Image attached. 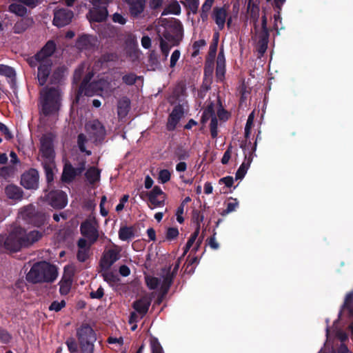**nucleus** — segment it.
Listing matches in <instances>:
<instances>
[{
	"instance_id": "obj_1",
	"label": "nucleus",
	"mask_w": 353,
	"mask_h": 353,
	"mask_svg": "<svg viewBox=\"0 0 353 353\" xmlns=\"http://www.w3.org/2000/svg\"><path fill=\"white\" fill-rule=\"evenodd\" d=\"M42 236V233L37 230L27 232L21 228H14L6 239L0 235V248L10 252H17L23 247H28L38 241Z\"/></svg>"
},
{
	"instance_id": "obj_2",
	"label": "nucleus",
	"mask_w": 353,
	"mask_h": 353,
	"mask_svg": "<svg viewBox=\"0 0 353 353\" xmlns=\"http://www.w3.org/2000/svg\"><path fill=\"white\" fill-rule=\"evenodd\" d=\"M58 275L56 266L46 261L35 263L27 274L28 281L37 283L41 282H52Z\"/></svg>"
},
{
	"instance_id": "obj_3",
	"label": "nucleus",
	"mask_w": 353,
	"mask_h": 353,
	"mask_svg": "<svg viewBox=\"0 0 353 353\" xmlns=\"http://www.w3.org/2000/svg\"><path fill=\"white\" fill-rule=\"evenodd\" d=\"M55 50V44L53 41H48L46 46L38 52L34 57V60L39 63L38 68V81L40 85L46 83L47 78L50 74V69L52 65L49 57Z\"/></svg>"
},
{
	"instance_id": "obj_4",
	"label": "nucleus",
	"mask_w": 353,
	"mask_h": 353,
	"mask_svg": "<svg viewBox=\"0 0 353 353\" xmlns=\"http://www.w3.org/2000/svg\"><path fill=\"white\" fill-rule=\"evenodd\" d=\"M92 77V74H90V72H88V74L86 75V77L83 79V83L81 85L79 88V92L81 94H85L86 95H92L95 93H97L96 91H90V88H97L98 90H101V92H103L105 94H110L113 91H114L118 87V82L116 80H105L101 79L98 82L92 83L90 85H89V88H86V84L89 82V81Z\"/></svg>"
},
{
	"instance_id": "obj_5",
	"label": "nucleus",
	"mask_w": 353,
	"mask_h": 353,
	"mask_svg": "<svg viewBox=\"0 0 353 353\" xmlns=\"http://www.w3.org/2000/svg\"><path fill=\"white\" fill-rule=\"evenodd\" d=\"M60 92L57 89L44 88L41 92V103L44 114L56 112L59 108Z\"/></svg>"
},
{
	"instance_id": "obj_6",
	"label": "nucleus",
	"mask_w": 353,
	"mask_h": 353,
	"mask_svg": "<svg viewBox=\"0 0 353 353\" xmlns=\"http://www.w3.org/2000/svg\"><path fill=\"white\" fill-rule=\"evenodd\" d=\"M77 336L81 353H93L96 336L94 330L88 325L81 326L77 331Z\"/></svg>"
},
{
	"instance_id": "obj_7",
	"label": "nucleus",
	"mask_w": 353,
	"mask_h": 353,
	"mask_svg": "<svg viewBox=\"0 0 353 353\" xmlns=\"http://www.w3.org/2000/svg\"><path fill=\"white\" fill-rule=\"evenodd\" d=\"M267 17L265 14L262 17V26L260 29L255 28V33L253 37V41L256 45L257 50L261 54H263L268 47V32L267 30Z\"/></svg>"
},
{
	"instance_id": "obj_8",
	"label": "nucleus",
	"mask_w": 353,
	"mask_h": 353,
	"mask_svg": "<svg viewBox=\"0 0 353 353\" xmlns=\"http://www.w3.org/2000/svg\"><path fill=\"white\" fill-rule=\"evenodd\" d=\"M81 233L88 239V241L94 243L98 237V223L93 216H90L81 225Z\"/></svg>"
},
{
	"instance_id": "obj_9",
	"label": "nucleus",
	"mask_w": 353,
	"mask_h": 353,
	"mask_svg": "<svg viewBox=\"0 0 353 353\" xmlns=\"http://www.w3.org/2000/svg\"><path fill=\"white\" fill-rule=\"evenodd\" d=\"M39 158L42 162H52L54 159V150L52 148V139L50 135H43L41 139V148Z\"/></svg>"
},
{
	"instance_id": "obj_10",
	"label": "nucleus",
	"mask_w": 353,
	"mask_h": 353,
	"mask_svg": "<svg viewBox=\"0 0 353 353\" xmlns=\"http://www.w3.org/2000/svg\"><path fill=\"white\" fill-rule=\"evenodd\" d=\"M86 131L90 139L93 141H101L105 134V130L103 125L97 120L89 122L86 125Z\"/></svg>"
},
{
	"instance_id": "obj_11",
	"label": "nucleus",
	"mask_w": 353,
	"mask_h": 353,
	"mask_svg": "<svg viewBox=\"0 0 353 353\" xmlns=\"http://www.w3.org/2000/svg\"><path fill=\"white\" fill-rule=\"evenodd\" d=\"M73 12L67 8H59L54 10L53 23L58 27L68 25L72 21Z\"/></svg>"
},
{
	"instance_id": "obj_12",
	"label": "nucleus",
	"mask_w": 353,
	"mask_h": 353,
	"mask_svg": "<svg viewBox=\"0 0 353 353\" xmlns=\"http://www.w3.org/2000/svg\"><path fill=\"white\" fill-rule=\"evenodd\" d=\"M179 43V39L171 35L168 32H165L161 37L160 46L162 53L165 58L168 57L170 49Z\"/></svg>"
},
{
	"instance_id": "obj_13",
	"label": "nucleus",
	"mask_w": 353,
	"mask_h": 353,
	"mask_svg": "<svg viewBox=\"0 0 353 353\" xmlns=\"http://www.w3.org/2000/svg\"><path fill=\"white\" fill-rule=\"evenodd\" d=\"M38 182L39 174L36 170L32 169L21 176V183L26 189H36Z\"/></svg>"
},
{
	"instance_id": "obj_14",
	"label": "nucleus",
	"mask_w": 353,
	"mask_h": 353,
	"mask_svg": "<svg viewBox=\"0 0 353 353\" xmlns=\"http://www.w3.org/2000/svg\"><path fill=\"white\" fill-rule=\"evenodd\" d=\"M148 196L151 205H152V207H150L151 209L161 207L164 205L165 194L159 187H154Z\"/></svg>"
},
{
	"instance_id": "obj_15",
	"label": "nucleus",
	"mask_w": 353,
	"mask_h": 353,
	"mask_svg": "<svg viewBox=\"0 0 353 353\" xmlns=\"http://www.w3.org/2000/svg\"><path fill=\"white\" fill-rule=\"evenodd\" d=\"M172 278L170 276H166L164 278L163 283H161V280L157 277L147 276L145 277V282L148 287L151 290H154L161 288V290L166 291L170 285Z\"/></svg>"
},
{
	"instance_id": "obj_16",
	"label": "nucleus",
	"mask_w": 353,
	"mask_h": 353,
	"mask_svg": "<svg viewBox=\"0 0 353 353\" xmlns=\"http://www.w3.org/2000/svg\"><path fill=\"white\" fill-rule=\"evenodd\" d=\"M48 198L52 207L64 208L68 203L67 195L62 191H54L49 194Z\"/></svg>"
},
{
	"instance_id": "obj_17",
	"label": "nucleus",
	"mask_w": 353,
	"mask_h": 353,
	"mask_svg": "<svg viewBox=\"0 0 353 353\" xmlns=\"http://www.w3.org/2000/svg\"><path fill=\"white\" fill-rule=\"evenodd\" d=\"M73 273V267L68 266L65 268L64 275L62 280L60 282V292L62 294H66L69 292Z\"/></svg>"
},
{
	"instance_id": "obj_18",
	"label": "nucleus",
	"mask_w": 353,
	"mask_h": 353,
	"mask_svg": "<svg viewBox=\"0 0 353 353\" xmlns=\"http://www.w3.org/2000/svg\"><path fill=\"white\" fill-rule=\"evenodd\" d=\"M121 249L115 247L114 249L109 250L105 252L101 261V265L104 268H110L115 261L119 259Z\"/></svg>"
},
{
	"instance_id": "obj_19",
	"label": "nucleus",
	"mask_w": 353,
	"mask_h": 353,
	"mask_svg": "<svg viewBox=\"0 0 353 353\" xmlns=\"http://www.w3.org/2000/svg\"><path fill=\"white\" fill-rule=\"evenodd\" d=\"M93 243H90L85 239H80L78 241L77 259L81 262H84L89 256L90 248Z\"/></svg>"
},
{
	"instance_id": "obj_20",
	"label": "nucleus",
	"mask_w": 353,
	"mask_h": 353,
	"mask_svg": "<svg viewBox=\"0 0 353 353\" xmlns=\"http://www.w3.org/2000/svg\"><path fill=\"white\" fill-rule=\"evenodd\" d=\"M183 116V110L181 105L176 106L172 112H171L168 121V128L170 130H174L179 123V120Z\"/></svg>"
},
{
	"instance_id": "obj_21",
	"label": "nucleus",
	"mask_w": 353,
	"mask_h": 353,
	"mask_svg": "<svg viewBox=\"0 0 353 353\" xmlns=\"http://www.w3.org/2000/svg\"><path fill=\"white\" fill-rule=\"evenodd\" d=\"M129 6L130 12L134 17H139L144 10L145 0H125Z\"/></svg>"
},
{
	"instance_id": "obj_22",
	"label": "nucleus",
	"mask_w": 353,
	"mask_h": 353,
	"mask_svg": "<svg viewBox=\"0 0 353 353\" xmlns=\"http://www.w3.org/2000/svg\"><path fill=\"white\" fill-rule=\"evenodd\" d=\"M228 12L224 8H215L213 10L212 18L220 30L224 28Z\"/></svg>"
},
{
	"instance_id": "obj_23",
	"label": "nucleus",
	"mask_w": 353,
	"mask_h": 353,
	"mask_svg": "<svg viewBox=\"0 0 353 353\" xmlns=\"http://www.w3.org/2000/svg\"><path fill=\"white\" fill-rule=\"evenodd\" d=\"M150 302L151 299L147 296H145L141 299L134 302L133 307L137 312L143 315L148 312Z\"/></svg>"
},
{
	"instance_id": "obj_24",
	"label": "nucleus",
	"mask_w": 353,
	"mask_h": 353,
	"mask_svg": "<svg viewBox=\"0 0 353 353\" xmlns=\"http://www.w3.org/2000/svg\"><path fill=\"white\" fill-rule=\"evenodd\" d=\"M225 72V60L223 52L221 51L216 60V76L219 81L223 79Z\"/></svg>"
},
{
	"instance_id": "obj_25",
	"label": "nucleus",
	"mask_w": 353,
	"mask_h": 353,
	"mask_svg": "<svg viewBox=\"0 0 353 353\" xmlns=\"http://www.w3.org/2000/svg\"><path fill=\"white\" fill-rule=\"evenodd\" d=\"M97 43V39L92 36L83 35L79 37L77 46L80 49H89Z\"/></svg>"
},
{
	"instance_id": "obj_26",
	"label": "nucleus",
	"mask_w": 353,
	"mask_h": 353,
	"mask_svg": "<svg viewBox=\"0 0 353 353\" xmlns=\"http://www.w3.org/2000/svg\"><path fill=\"white\" fill-rule=\"evenodd\" d=\"M33 21L28 17L22 18L19 20L14 26L15 33H21L25 31L28 28L32 26Z\"/></svg>"
},
{
	"instance_id": "obj_27",
	"label": "nucleus",
	"mask_w": 353,
	"mask_h": 353,
	"mask_svg": "<svg viewBox=\"0 0 353 353\" xmlns=\"http://www.w3.org/2000/svg\"><path fill=\"white\" fill-rule=\"evenodd\" d=\"M6 194L9 199L19 200L22 197L21 189L14 185H9L6 188Z\"/></svg>"
},
{
	"instance_id": "obj_28",
	"label": "nucleus",
	"mask_w": 353,
	"mask_h": 353,
	"mask_svg": "<svg viewBox=\"0 0 353 353\" xmlns=\"http://www.w3.org/2000/svg\"><path fill=\"white\" fill-rule=\"evenodd\" d=\"M134 236L133 227L123 226L119 230V238L121 241H130Z\"/></svg>"
},
{
	"instance_id": "obj_29",
	"label": "nucleus",
	"mask_w": 353,
	"mask_h": 353,
	"mask_svg": "<svg viewBox=\"0 0 353 353\" xmlns=\"http://www.w3.org/2000/svg\"><path fill=\"white\" fill-rule=\"evenodd\" d=\"M248 12L256 22L259 16V0H249Z\"/></svg>"
},
{
	"instance_id": "obj_30",
	"label": "nucleus",
	"mask_w": 353,
	"mask_h": 353,
	"mask_svg": "<svg viewBox=\"0 0 353 353\" xmlns=\"http://www.w3.org/2000/svg\"><path fill=\"white\" fill-rule=\"evenodd\" d=\"M77 174V170L70 164H65L62 174V180L65 182L71 181Z\"/></svg>"
},
{
	"instance_id": "obj_31",
	"label": "nucleus",
	"mask_w": 353,
	"mask_h": 353,
	"mask_svg": "<svg viewBox=\"0 0 353 353\" xmlns=\"http://www.w3.org/2000/svg\"><path fill=\"white\" fill-rule=\"evenodd\" d=\"M199 230L197 229L190 237L188 239L186 245L184 249V254H185L188 250L190 249V248L192 247L193 244L196 243V247L194 248L195 250H196L201 243V241L199 240H197V237L199 235Z\"/></svg>"
},
{
	"instance_id": "obj_32",
	"label": "nucleus",
	"mask_w": 353,
	"mask_h": 353,
	"mask_svg": "<svg viewBox=\"0 0 353 353\" xmlns=\"http://www.w3.org/2000/svg\"><path fill=\"white\" fill-rule=\"evenodd\" d=\"M88 181L91 183H95L99 180L100 171L95 168H90L85 173Z\"/></svg>"
},
{
	"instance_id": "obj_33",
	"label": "nucleus",
	"mask_w": 353,
	"mask_h": 353,
	"mask_svg": "<svg viewBox=\"0 0 353 353\" xmlns=\"http://www.w3.org/2000/svg\"><path fill=\"white\" fill-rule=\"evenodd\" d=\"M251 161L252 159H248L241 163V166L239 167L236 173V179H241L244 177L250 165Z\"/></svg>"
},
{
	"instance_id": "obj_34",
	"label": "nucleus",
	"mask_w": 353,
	"mask_h": 353,
	"mask_svg": "<svg viewBox=\"0 0 353 353\" xmlns=\"http://www.w3.org/2000/svg\"><path fill=\"white\" fill-rule=\"evenodd\" d=\"M239 204L236 199L230 198L226 203V209L222 212V215H225L235 211L239 207Z\"/></svg>"
},
{
	"instance_id": "obj_35",
	"label": "nucleus",
	"mask_w": 353,
	"mask_h": 353,
	"mask_svg": "<svg viewBox=\"0 0 353 353\" xmlns=\"http://www.w3.org/2000/svg\"><path fill=\"white\" fill-rule=\"evenodd\" d=\"M181 12V7L177 1L172 2L163 12L162 14H179Z\"/></svg>"
},
{
	"instance_id": "obj_36",
	"label": "nucleus",
	"mask_w": 353,
	"mask_h": 353,
	"mask_svg": "<svg viewBox=\"0 0 353 353\" xmlns=\"http://www.w3.org/2000/svg\"><path fill=\"white\" fill-rule=\"evenodd\" d=\"M130 102L127 99H123L119 102L118 114L120 117H125L129 109Z\"/></svg>"
},
{
	"instance_id": "obj_37",
	"label": "nucleus",
	"mask_w": 353,
	"mask_h": 353,
	"mask_svg": "<svg viewBox=\"0 0 353 353\" xmlns=\"http://www.w3.org/2000/svg\"><path fill=\"white\" fill-rule=\"evenodd\" d=\"M9 10L10 12L21 17H23L27 12V10L24 6L17 3L11 4L9 7Z\"/></svg>"
},
{
	"instance_id": "obj_38",
	"label": "nucleus",
	"mask_w": 353,
	"mask_h": 353,
	"mask_svg": "<svg viewBox=\"0 0 353 353\" xmlns=\"http://www.w3.org/2000/svg\"><path fill=\"white\" fill-rule=\"evenodd\" d=\"M150 350L151 353H164L163 349L159 342V341L155 339L152 338L150 339Z\"/></svg>"
},
{
	"instance_id": "obj_39",
	"label": "nucleus",
	"mask_w": 353,
	"mask_h": 353,
	"mask_svg": "<svg viewBox=\"0 0 353 353\" xmlns=\"http://www.w3.org/2000/svg\"><path fill=\"white\" fill-rule=\"evenodd\" d=\"M212 117H216L213 109V105H210L203 112L201 118V122L203 123H206L209 119L212 120Z\"/></svg>"
},
{
	"instance_id": "obj_40",
	"label": "nucleus",
	"mask_w": 353,
	"mask_h": 353,
	"mask_svg": "<svg viewBox=\"0 0 353 353\" xmlns=\"http://www.w3.org/2000/svg\"><path fill=\"white\" fill-rule=\"evenodd\" d=\"M46 171V178L48 182H51L53 180V163L52 162H42Z\"/></svg>"
},
{
	"instance_id": "obj_41",
	"label": "nucleus",
	"mask_w": 353,
	"mask_h": 353,
	"mask_svg": "<svg viewBox=\"0 0 353 353\" xmlns=\"http://www.w3.org/2000/svg\"><path fill=\"white\" fill-rule=\"evenodd\" d=\"M88 70V66L87 64L84 63V64H82L81 65H80L74 72V81L76 83L79 82L81 80L83 74L85 72H87Z\"/></svg>"
},
{
	"instance_id": "obj_42",
	"label": "nucleus",
	"mask_w": 353,
	"mask_h": 353,
	"mask_svg": "<svg viewBox=\"0 0 353 353\" xmlns=\"http://www.w3.org/2000/svg\"><path fill=\"white\" fill-rule=\"evenodd\" d=\"M15 172V168L13 165L3 167L0 169V176L7 178L12 175Z\"/></svg>"
},
{
	"instance_id": "obj_43",
	"label": "nucleus",
	"mask_w": 353,
	"mask_h": 353,
	"mask_svg": "<svg viewBox=\"0 0 353 353\" xmlns=\"http://www.w3.org/2000/svg\"><path fill=\"white\" fill-rule=\"evenodd\" d=\"M103 276L104 280L111 285L114 284L118 281L117 276L111 272H105Z\"/></svg>"
},
{
	"instance_id": "obj_44",
	"label": "nucleus",
	"mask_w": 353,
	"mask_h": 353,
	"mask_svg": "<svg viewBox=\"0 0 353 353\" xmlns=\"http://www.w3.org/2000/svg\"><path fill=\"white\" fill-rule=\"evenodd\" d=\"M171 174L168 170H161L159 174V179L162 183H165L170 181Z\"/></svg>"
},
{
	"instance_id": "obj_45",
	"label": "nucleus",
	"mask_w": 353,
	"mask_h": 353,
	"mask_svg": "<svg viewBox=\"0 0 353 353\" xmlns=\"http://www.w3.org/2000/svg\"><path fill=\"white\" fill-rule=\"evenodd\" d=\"M214 0H205L202 6V14L201 17L203 19L207 17L206 12H208L212 6Z\"/></svg>"
},
{
	"instance_id": "obj_46",
	"label": "nucleus",
	"mask_w": 353,
	"mask_h": 353,
	"mask_svg": "<svg viewBox=\"0 0 353 353\" xmlns=\"http://www.w3.org/2000/svg\"><path fill=\"white\" fill-rule=\"evenodd\" d=\"M181 56V52L179 50H175L172 54H171L170 57V67L173 68L175 67L176 62L179 59Z\"/></svg>"
},
{
	"instance_id": "obj_47",
	"label": "nucleus",
	"mask_w": 353,
	"mask_h": 353,
	"mask_svg": "<svg viewBox=\"0 0 353 353\" xmlns=\"http://www.w3.org/2000/svg\"><path fill=\"white\" fill-rule=\"evenodd\" d=\"M185 4L193 12H196L198 9L199 3L198 0H185Z\"/></svg>"
},
{
	"instance_id": "obj_48",
	"label": "nucleus",
	"mask_w": 353,
	"mask_h": 353,
	"mask_svg": "<svg viewBox=\"0 0 353 353\" xmlns=\"http://www.w3.org/2000/svg\"><path fill=\"white\" fill-rule=\"evenodd\" d=\"M0 74L7 77H12L14 75V70L9 66L0 65Z\"/></svg>"
},
{
	"instance_id": "obj_49",
	"label": "nucleus",
	"mask_w": 353,
	"mask_h": 353,
	"mask_svg": "<svg viewBox=\"0 0 353 353\" xmlns=\"http://www.w3.org/2000/svg\"><path fill=\"white\" fill-rule=\"evenodd\" d=\"M210 132L213 138L216 137L218 134L217 131V119L216 117H212L210 122Z\"/></svg>"
},
{
	"instance_id": "obj_50",
	"label": "nucleus",
	"mask_w": 353,
	"mask_h": 353,
	"mask_svg": "<svg viewBox=\"0 0 353 353\" xmlns=\"http://www.w3.org/2000/svg\"><path fill=\"white\" fill-rule=\"evenodd\" d=\"M86 141V138L84 134H81L78 137V145L80 148V150L82 152H85L88 155H90L91 154L90 151H86L84 147V143Z\"/></svg>"
},
{
	"instance_id": "obj_51",
	"label": "nucleus",
	"mask_w": 353,
	"mask_h": 353,
	"mask_svg": "<svg viewBox=\"0 0 353 353\" xmlns=\"http://www.w3.org/2000/svg\"><path fill=\"white\" fill-rule=\"evenodd\" d=\"M65 303L64 301H61L60 302L59 301H54L50 306L49 309L50 310H54L56 312H58L61 310L63 307H65Z\"/></svg>"
},
{
	"instance_id": "obj_52",
	"label": "nucleus",
	"mask_w": 353,
	"mask_h": 353,
	"mask_svg": "<svg viewBox=\"0 0 353 353\" xmlns=\"http://www.w3.org/2000/svg\"><path fill=\"white\" fill-rule=\"evenodd\" d=\"M66 345L68 347V350L71 352H75L77 351V345L74 339H69L66 341Z\"/></svg>"
},
{
	"instance_id": "obj_53",
	"label": "nucleus",
	"mask_w": 353,
	"mask_h": 353,
	"mask_svg": "<svg viewBox=\"0 0 353 353\" xmlns=\"http://www.w3.org/2000/svg\"><path fill=\"white\" fill-rule=\"evenodd\" d=\"M123 81L128 85H132L136 81V76L134 74H126L123 77Z\"/></svg>"
},
{
	"instance_id": "obj_54",
	"label": "nucleus",
	"mask_w": 353,
	"mask_h": 353,
	"mask_svg": "<svg viewBox=\"0 0 353 353\" xmlns=\"http://www.w3.org/2000/svg\"><path fill=\"white\" fill-rule=\"evenodd\" d=\"M219 183L220 184L223 183L225 185L226 187L230 188L232 186V185L234 183V180L232 176H226V177L221 178L219 180Z\"/></svg>"
},
{
	"instance_id": "obj_55",
	"label": "nucleus",
	"mask_w": 353,
	"mask_h": 353,
	"mask_svg": "<svg viewBox=\"0 0 353 353\" xmlns=\"http://www.w3.org/2000/svg\"><path fill=\"white\" fill-rule=\"evenodd\" d=\"M184 212V208H183V205H180L176 210V220L179 223H182L184 221L182 215Z\"/></svg>"
},
{
	"instance_id": "obj_56",
	"label": "nucleus",
	"mask_w": 353,
	"mask_h": 353,
	"mask_svg": "<svg viewBox=\"0 0 353 353\" xmlns=\"http://www.w3.org/2000/svg\"><path fill=\"white\" fill-rule=\"evenodd\" d=\"M112 20L115 23H119L120 24H125L126 22L125 19L120 14L115 13L113 14Z\"/></svg>"
},
{
	"instance_id": "obj_57",
	"label": "nucleus",
	"mask_w": 353,
	"mask_h": 353,
	"mask_svg": "<svg viewBox=\"0 0 353 353\" xmlns=\"http://www.w3.org/2000/svg\"><path fill=\"white\" fill-rule=\"evenodd\" d=\"M179 234V230L176 228H171L168 230L167 237L170 239H174Z\"/></svg>"
},
{
	"instance_id": "obj_58",
	"label": "nucleus",
	"mask_w": 353,
	"mask_h": 353,
	"mask_svg": "<svg viewBox=\"0 0 353 353\" xmlns=\"http://www.w3.org/2000/svg\"><path fill=\"white\" fill-rule=\"evenodd\" d=\"M103 296V289L100 287L99 288L97 291L92 292L90 293V296L93 299H100Z\"/></svg>"
},
{
	"instance_id": "obj_59",
	"label": "nucleus",
	"mask_w": 353,
	"mask_h": 353,
	"mask_svg": "<svg viewBox=\"0 0 353 353\" xmlns=\"http://www.w3.org/2000/svg\"><path fill=\"white\" fill-rule=\"evenodd\" d=\"M141 45L144 48L148 49L151 46V39L148 36H144L141 39Z\"/></svg>"
},
{
	"instance_id": "obj_60",
	"label": "nucleus",
	"mask_w": 353,
	"mask_h": 353,
	"mask_svg": "<svg viewBox=\"0 0 353 353\" xmlns=\"http://www.w3.org/2000/svg\"><path fill=\"white\" fill-rule=\"evenodd\" d=\"M119 273L123 276H127L130 274V270L128 266L121 265L119 268Z\"/></svg>"
},
{
	"instance_id": "obj_61",
	"label": "nucleus",
	"mask_w": 353,
	"mask_h": 353,
	"mask_svg": "<svg viewBox=\"0 0 353 353\" xmlns=\"http://www.w3.org/2000/svg\"><path fill=\"white\" fill-rule=\"evenodd\" d=\"M253 125V122L249 120H247L246 125L245 127V135L246 137H248L250 134V130Z\"/></svg>"
},
{
	"instance_id": "obj_62",
	"label": "nucleus",
	"mask_w": 353,
	"mask_h": 353,
	"mask_svg": "<svg viewBox=\"0 0 353 353\" xmlns=\"http://www.w3.org/2000/svg\"><path fill=\"white\" fill-rule=\"evenodd\" d=\"M163 0H150V6L151 8L156 9L161 6Z\"/></svg>"
},
{
	"instance_id": "obj_63",
	"label": "nucleus",
	"mask_w": 353,
	"mask_h": 353,
	"mask_svg": "<svg viewBox=\"0 0 353 353\" xmlns=\"http://www.w3.org/2000/svg\"><path fill=\"white\" fill-rule=\"evenodd\" d=\"M0 131L3 133L8 139L11 138V135L8 128L2 123H0Z\"/></svg>"
},
{
	"instance_id": "obj_64",
	"label": "nucleus",
	"mask_w": 353,
	"mask_h": 353,
	"mask_svg": "<svg viewBox=\"0 0 353 353\" xmlns=\"http://www.w3.org/2000/svg\"><path fill=\"white\" fill-rule=\"evenodd\" d=\"M230 159V150L228 149L223 154L221 162L223 164H226L228 163Z\"/></svg>"
}]
</instances>
